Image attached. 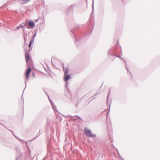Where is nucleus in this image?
<instances>
[{
	"label": "nucleus",
	"instance_id": "0eeeda50",
	"mask_svg": "<svg viewBox=\"0 0 160 160\" xmlns=\"http://www.w3.org/2000/svg\"><path fill=\"white\" fill-rule=\"evenodd\" d=\"M36 35V33H35L32 36V39L31 40H33V41H34Z\"/></svg>",
	"mask_w": 160,
	"mask_h": 160
},
{
	"label": "nucleus",
	"instance_id": "f03ea898",
	"mask_svg": "<svg viewBox=\"0 0 160 160\" xmlns=\"http://www.w3.org/2000/svg\"><path fill=\"white\" fill-rule=\"evenodd\" d=\"M31 68H29L27 69V71H26L25 73V76L26 79H28L29 78V75L31 73Z\"/></svg>",
	"mask_w": 160,
	"mask_h": 160
},
{
	"label": "nucleus",
	"instance_id": "20e7f679",
	"mask_svg": "<svg viewBox=\"0 0 160 160\" xmlns=\"http://www.w3.org/2000/svg\"><path fill=\"white\" fill-rule=\"evenodd\" d=\"M67 73V71L66 70L65 72V76L64 77V80L66 81L67 82L68 81V80L70 78V77L69 75H66Z\"/></svg>",
	"mask_w": 160,
	"mask_h": 160
},
{
	"label": "nucleus",
	"instance_id": "423d86ee",
	"mask_svg": "<svg viewBox=\"0 0 160 160\" xmlns=\"http://www.w3.org/2000/svg\"><path fill=\"white\" fill-rule=\"evenodd\" d=\"M34 42L33 41V40H31L30 42L29 43L28 45V47L29 48H30L32 44Z\"/></svg>",
	"mask_w": 160,
	"mask_h": 160
},
{
	"label": "nucleus",
	"instance_id": "6e6552de",
	"mask_svg": "<svg viewBox=\"0 0 160 160\" xmlns=\"http://www.w3.org/2000/svg\"><path fill=\"white\" fill-rule=\"evenodd\" d=\"M32 75H33V77H34V76H35V74L34 73H32Z\"/></svg>",
	"mask_w": 160,
	"mask_h": 160
},
{
	"label": "nucleus",
	"instance_id": "7ed1b4c3",
	"mask_svg": "<svg viewBox=\"0 0 160 160\" xmlns=\"http://www.w3.org/2000/svg\"><path fill=\"white\" fill-rule=\"evenodd\" d=\"M25 58L26 62L28 63L30 60V57L29 53L28 52L25 53Z\"/></svg>",
	"mask_w": 160,
	"mask_h": 160
},
{
	"label": "nucleus",
	"instance_id": "f257e3e1",
	"mask_svg": "<svg viewBox=\"0 0 160 160\" xmlns=\"http://www.w3.org/2000/svg\"><path fill=\"white\" fill-rule=\"evenodd\" d=\"M84 132L85 134L88 136L90 137H94L95 135L92 133L90 130L87 129H85L84 130Z\"/></svg>",
	"mask_w": 160,
	"mask_h": 160
},
{
	"label": "nucleus",
	"instance_id": "39448f33",
	"mask_svg": "<svg viewBox=\"0 0 160 160\" xmlns=\"http://www.w3.org/2000/svg\"><path fill=\"white\" fill-rule=\"evenodd\" d=\"M29 25L30 27L33 28L34 27L35 24L33 22L30 21L29 22Z\"/></svg>",
	"mask_w": 160,
	"mask_h": 160
}]
</instances>
